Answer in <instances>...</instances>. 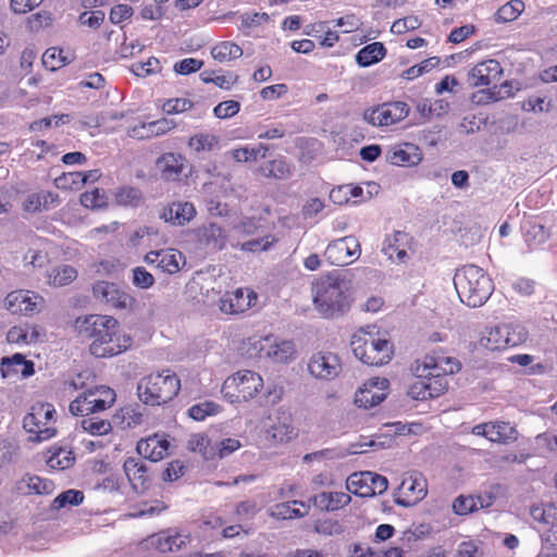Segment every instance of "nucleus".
<instances>
[{
  "mask_svg": "<svg viewBox=\"0 0 557 557\" xmlns=\"http://www.w3.org/2000/svg\"><path fill=\"white\" fill-rule=\"evenodd\" d=\"M143 417L144 414L139 410V406H126L116 410L111 420L113 426L126 430L140 425L143 423Z\"/></svg>",
  "mask_w": 557,
  "mask_h": 557,
  "instance_id": "obj_27",
  "label": "nucleus"
},
{
  "mask_svg": "<svg viewBox=\"0 0 557 557\" xmlns=\"http://www.w3.org/2000/svg\"><path fill=\"white\" fill-rule=\"evenodd\" d=\"M133 284L141 289L150 288L154 284L153 275L148 272L144 267H136L132 270Z\"/></svg>",
  "mask_w": 557,
  "mask_h": 557,
  "instance_id": "obj_53",
  "label": "nucleus"
},
{
  "mask_svg": "<svg viewBox=\"0 0 557 557\" xmlns=\"http://www.w3.org/2000/svg\"><path fill=\"white\" fill-rule=\"evenodd\" d=\"M70 61L63 55V50L57 47L48 48L42 54V64L52 72L69 64Z\"/></svg>",
  "mask_w": 557,
  "mask_h": 557,
  "instance_id": "obj_40",
  "label": "nucleus"
},
{
  "mask_svg": "<svg viewBox=\"0 0 557 557\" xmlns=\"http://www.w3.org/2000/svg\"><path fill=\"white\" fill-rule=\"evenodd\" d=\"M480 503V507H490L493 504L492 497L488 496V500L485 502L482 496L476 499L472 496H458L453 503V510L456 515L463 516L478 509L476 503Z\"/></svg>",
  "mask_w": 557,
  "mask_h": 557,
  "instance_id": "obj_32",
  "label": "nucleus"
},
{
  "mask_svg": "<svg viewBox=\"0 0 557 557\" xmlns=\"http://www.w3.org/2000/svg\"><path fill=\"white\" fill-rule=\"evenodd\" d=\"M418 375L420 377H424L428 389L426 394L430 398H436L443 395L448 388L446 375L438 370L433 371L423 369Z\"/></svg>",
  "mask_w": 557,
  "mask_h": 557,
  "instance_id": "obj_29",
  "label": "nucleus"
},
{
  "mask_svg": "<svg viewBox=\"0 0 557 557\" xmlns=\"http://www.w3.org/2000/svg\"><path fill=\"white\" fill-rule=\"evenodd\" d=\"M389 382L386 379H374L369 382L356 396V403L359 407L372 408L380 405L385 398L384 391L388 387Z\"/></svg>",
  "mask_w": 557,
  "mask_h": 557,
  "instance_id": "obj_15",
  "label": "nucleus"
},
{
  "mask_svg": "<svg viewBox=\"0 0 557 557\" xmlns=\"http://www.w3.org/2000/svg\"><path fill=\"white\" fill-rule=\"evenodd\" d=\"M293 504L300 505L306 507L307 510L310 508V504H312L315 508L324 511H331L330 508V492H322L320 494L313 495L308 499V504L302 500H294Z\"/></svg>",
  "mask_w": 557,
  "mask_h": 557,
  "instance_id": "obj_55",
  "label": "nucleus"
},
{
  "mask_svg": "<svg viewBox=\"0 0 557 557\" xmlns=\"http://www.w3.org/2000/svg\"><path fill=\"white\" fill-rule=\"evenodd\" d=\"M75 461L74 454L63 447H55L51 450V456L47 460V465L51 469L64 470L73 466Z\"/></svg>",
  "mask_w": 557,
  "mask_h": 557,
  "instance_id": "obj_36",
  "label": "nucleus"
},
{
  "mask_svg": "<svg viewBox=\"0 0 557 557\" xmlns=\"http://www.w3.org/2000/svg\"><path fill=\"white\" fill-rule=\"evenodd\" d=\"M81 424L84 431L94 436L107 435L113 428L112 420L99 419L97 417L85 418Z\"/></svg>",
  "mask_w": 557,
  "mask_h": 557,
  "instance_id": "obj_38",
  "label": "nucleus"
},
{
  "mask_svg": "<svg viewBox=\"0 0 557 557\" xmlns=\"http://www.w3.org/2000/svg\"><path fill=\"white\" fill-rule=\"evenodd\" d=\"M176 126L173 120L160 119L150 123H143L132 129V136L138 139L160 136Z\"/></svg>",
  "mask_w": 557,
  "mask_h": 557,
  "instance_id": "obj_24",
  "label": "nucleus"
},
{
  "mask_svg": "<svg viewBox=\"0 0 557 557\" xmlns=\"http://www.w3.org/2000/svg\"><path fill=\"white\" fill-rule=\"evenodd\" d=\"M531 517L545 525H550L552 521L557 517V508L554 505L534 506L531 509Z\"/></svg>",
  "mask_w": 557,
  "mask_h": 557,
  "instance_id": "obj_51",
  "label": "nucleus"
},
{
  "mask_svg": "<svg viewBox=\"0 0 557 557\" xmlns=\"http://www.w3.org/2000/svg\"><path fill=\"white\" fill-rule=\"evenodd\" d=\"M387 487V479L371 471L352 473L347 479V490L363 498L381 495Z\"/></svg>",
  "mask_w": 557,
  "mask_h": 557,
  "instance_id": "obj_8",
  "label": "nucleus"
},
{
  "mask_svg": "<svg viewBox=\"0 0 557 557\" xmlns=\"http://www.w3.org/2000/svg\"><path fill=\"white\" fill-rule=\"evenodd\" d=\"M196 216V208L189 201H174L163 209L160 218L173 225L183 226Z\"/></svg>",
  "mask_w": 557,
  "mask_h": 557,
  "instance_id": "obj_16",
  "label": "nucleus"
},
{
  "mask_svg": "<svg viewBox=\"0 0 557 557\" xmlns=\"http://www.w3.org/2000/svg\"><path fill=\"white\" fill-rule=\"evenodd\" d=\"M184 255L176 249H161L159 269L168 274H175L181 270V262L185 264Z\"/></svg>",
  "mask_w": 557,
  "mask_h": 557,
  "instance_id": "obj_33",
  "label": "nucleus"
},
{
  "mask_svg": "<svg viewBox=\"0 0 557 557\" xmlns=\"http://www.w3.org/2000/svg\"><path fill=\"white\" fill-rule=\"evenodd\" d=\"M88 403H90V400H88L86 392H84L71 401L70 412L73 416H88L90 410Z\"/></svg>",
  "mask_w": 557,
  "mask_h": 557,
  "instance_id": "obj_64",
  "label": "nucleus"
},
{
  "mask_svg": "<svg viewBox=\"0 0 557 557\" xmlns=\"http://www.w3.org/2000/svg\"><path fill=\"white\" fill-rule=\"evenodd\" d=\"M42 300L38 295L33 294L29 296V292L25 290H13L4 298V307L12 314H32L37 310L38 301Z\"/></svg>",
  "mask_w": 557,
  "mask_h": 557,
  "instance_id": "obj_13",
  "label": "nucleus"
},
{
  "mask_svg": "<svg viewBox=\"0 0 557 557\" xmlns=\"http://www.w3.org/2000/svg\"><path fill=\"white\" fill-rule=\"evenodd\" d=\"M399 490L406 494L413 496V499L396 498L395 503L401 507H410L426 495L425 480L418 474H411L403 479Z\"/></svg>",
  "mask_w": 557,
  "mask_h": 557,
  "instance_id": "obj_17",
  "label": "nucleus"
},
{
  "mask_svg": "<svg viewBox=\"0 0 557 557\" xmlns=\"http://www.w3.org/2000/svg\"><path fill=\"white\" fill-rule=\"evenodd\" d=\"M84 500V493L78 490H67L60 493L52 503L54 509L64 508L66 505L78 506Z\"/></svg>",
  "mask_w": 557,
  "mask_h": 557,
  "instance_id": "obj_46",
  "label": "nucleus"
},
{
  "mask_svg": "<svg viewBox=\"0 0 557 557\" xmlns=\"http://www.w3.org/2000/svg\"><path fill=\"white\" fill-rule=\"evenodd\" d=\"M181 389V381L177 375L166 369L151 373L137 384V394L145 405L160 406L171 401Z\"/></svg>",
  "mask_w": 557,
  "mask_h": 557,
  "instance_id": "obj_4",
  "label": "nucleus"
},
{
  "mask_svg": "<svg viewBox=\"0 0 557 557\" xmlns=\"http://www.w3.org/2000/svg\"><path fill=\"white\" fill-rule=\"evenodd\" d=\"M198 243L211 251H219L226 244V235L224 230L215 224L209 223L197 230Z\"/></svg>",
  "mask_w": 557,
  "mask_h": 557,
  "instance_id": "obj_20",
  "label": "nucleus"
},
{
  "mask_svg": "<svg viewBox=\"0 0 557 557\" xmlns=\"http://www.w3.org/2000/svg\"><path fill=\"white\" fill-rule=\"evenodd\" d=\"M191 108H193V102L188 99H183V98L169 99L162 106V110L166 114H175V113L184 112Z\"/></svg>",
  "mask_w": 557,
  "mask_h": 557,
  "instance_id": "obj_58",
  "label": "nucleus"
},
{
  "mask_svg": "<svg viewBox=\"0 0 557 557\" xmlns=\"http://www.w3.org/2000/svg\"><path fill=\"white\" fill-rule=\"evenodd\" d=\"M220 410V405L214 401L206 400L189 407L188 416L196 421H203L207 417L218 414Z\"/></svg>",
  "mask_w": 557,
  "mask_h": 557,
  "instance_id": "obj_39",
  "label": "nucleus"
},
{
  "mask_svg": "<svg viewBox=\"0 0 557 557\" xmlns=\"http://www.w3.org/2000/svg\"><path fill=\"white\" fill-rule=\"evenodd\" d=\"M518 436L517 430L508 422H490L488 440L495 443H508L516 441Z\"/></svg>",
  "mask_w": 557,
  "mask_h": 557,
  "instance_id": "obj_34",
  "label": "nucleus"
},
{
  "mask_svg": "<svg viewBox=\"0 0 557 557\" xmlns=\"http://www.w3.org/2000/svg\"><path fill=\"white\" fill-rule=\"evenodd\" d=\"M244 294L242 290H236L233 294V297H230L227 299H221L220 309L224 313L233 314V313H239L243 312L246 307L250 306V301L247 304H244Z\"/></svg>",
  "mask_w": 557,
  "mask_h": 557,
  "instance_id": "obj_44",
  "label": "nucleus"
},
{
  "mask_svg": "<svg viewBox=\"0 0 557 557\" xmlns=\"http://www.w3.org/2000/svg\"><path fill=\"white\" fill-rule=\"evenodd\" d=\"M295 352V346L290 341L274 342L268 350L269 357L280 362L287 361Z\"/></svg>",
  "mask_w": 557,
  "mask_h": 557,
  "instance_id": "obj_41",
  "label": "nucleus"
},
{
  "mask_svg": "<svg viewBox=\"0 0 557 557\" xmlns=\"http://www.w3.org/2000/svg\"><path fill=\"white\" fill-rule=\"evenodd\" d=\"M386 160L394 165H416L422 160V154L416 145L406 144L404 148L389 151Z\"/></svg>",
  "mask_w": 557,
  "mask_h": 557,
  "instance_id": "obj_25",
  "label": "nucleus"
},
{
  "mask_svg": "<svg viewBox=\"0 0 557 557\" xmlns=\"http://www.w3.org/2000/svg\"><path fill=\"white\" fill-rule=\"evenodd\" d=\"M314 530L317 533L323 535H335L344 532L343 525L337 520L331 519L317 522Z\"/></svg>",
  "mask_w": 557,
  "mask_h": 557,
  "instance_id": "obj_60",
  "label": "nucleus"
},
{
  "mask_svg": "<svg viewBox=\"0 0 557 557\" xmlns=\"http://www.w3.org/2000/svg\"><path fill=\"white\" fill-rule=\"evenodd\" d=\"M511 90L510 85L506 82L500 85L497 90V86L495 85L493 88H486L482 90H478L472 94L471 101L475 104L482 106L487 104L490 102L498 101L505 97H510Z\"/></svg>",
  "mask_w": 557,
  "mask_h": 557,
  "instance_id": "obj_30",
  "label": "nucleus"
},
{
  "mask_svg": "<svg viewBox=\"0 0 557 557\" xmlns=\"http://www.w3.org/2000/svg\"><path fill=\"white\" fill-rule=\"evenodd\" d=\"M524 9L521 0H511L502 5L495 13L496 23H507L516 20Z\"/></svg>",
  "mask_w": 557,
  "mask_h": 557,
  "instance_id": "obj_37",
  "label": "nucleus"
},
{
  "mask_svg": "<svg viewBox=\"0 0 557 557\" xmlns=\"http://www.w3.org/2000/svg\"><path fill=\"white\" fill-rule=\"evenodd\" d=\"M17 457V448L9 441L0 442V467L14 462Z\"/></svg>",
  "mask_w": 557,
  "mask_h": 557,
  "instance_id": "obj_62",
  "label": "nucleus"
},
{
  "mask_svg": "<svg viewBox=\"0 0 557 557\" xmlns=\"http://www.w3.org/2000/svg\"><path fill=\"white\" fill-rule=\"evenodd\" d=\"M203 66V61L195 58H186L174 64L175 73L188 75L198 72Z\"/></svg>",
  "mask_w": 557,
  "mask_h": 557,
  "instance_id": "obj_57",
  "label": "nucleus"
},
{
  "mask_svg": "<svg viewBox=\"0 0 557 557\" xmlns=\"http://www.w3.org/2000/svg\"><path fill=\"white\" fill-rule=\"evenodd\" d=\"M240 20H242V25H240L242 28H256L263 23H268L270 21V16L265 12H262V13L255 12L252 14L244 13L240 16Z\"/></svg>",
  "mask_w": 557,
  "mask_h": 557,
  "instance_id": "obj_61",
  "label": "nucleus"
},
{
  "mask_svg": "<svg viewBox=\"0 0 557 557\" xmlns=\"http://www.w3.org/2000/svg\"><path fill=\"white\" fill-rule=\"evenodd\" d=\"M408 235L405 232L395 231L392 236L385 238L382 252L393 261L404 262L408 258V253L404 248V243Z\"/></svg>",
  "mask_w": 557,
  "mask_h": 557,
  "instance_id": "obj_23",
  "label": "nucleus"
},
{
  "mask_svg": "<svg viewBox=\"0 0 557 557\" xmlns=\"http://www.w3.org/2000/svg\"><path fill=\"white\" fill-rule=\"evenodd\" d=\"M187 537L172 530L152 534L146 540L147 546L154 547L160 553L177 552L185 545Z\"/></svg>",
  "mask_w": 557,
  "mask_h": 557,
  "instance_id": "obj_19",
  "label": "nucleus"
},
{
  "mask_svg": "<svg viewBox=\"0 0 557 557\" xmlns=\"http://www.w3.org/2000/svg\"><path fill=\"white\" fill-rule=\"evenodd\" d=\"M123 470L132 484V487L137 493H143L147 490V483L150 481L148 468L145 462L138 458L129 457L124 461Z\"/></svg>",
  "mask_w": 557,
  "mask_h": 557,
  "instance_id": "obj_18",
  "label": "nucleus"
},
{
  "mask_svg": "<svg viewBox=\"0 0 557 557\" xmlns=\"http://www.w3.org/2000/svg\"><path fill=\"white\" fill-rule=\"evenodd\" d=\"M88 400V406L90 408L89 414L97 413L100 411L106 410L107 408H110L116 398L114 391H104L103 398H96V394L92 393H86Z\"/></svg>",
  "mask_w": 557,
  "mask_h": 557,
  "instance_id": "obj_42",
  "label": "nucleus"
},
{
  "mask_svg": "<svg viewBox=\"0 0 557 557\" xmlns=\"http://www.w3.org/2000/svg\"><path fill=\"white\" fill-rule=\"evenodd\" d=\"M92 294L96 299L117 309H132L136 302L132 295L120 289L116 284L106 281L96 282L92 285Z\"/></svg>",
  "mask_w": 557,
  "mask_h": 557,
  "instance_id": "obj_10",
  "label": "nucleus"
},
{
  "mask_svg": "<svg viewBox=\"0 0 557 557\" xmlns=\"http://www.w3.org/2000/svg\"><path fill=\"white\" fill-rule=\"evenodd\" d=\"M507 329L506 335L507 346L515 347L525 342L528 333L521 325L503 324Z\"/></svg>",
  "mask_w": 557,
  "mask_h": 557,
  "instance_id": "obj_54",
  "label": "nucleus"
},
{
  "mask_svg": "<svg viewBox=\"0 0 557 557\" xmlns=\"http://www.w3.org/2000/svg\"><path fill=\"white\" fill-rule=\"evenodd\" d=\"M81 203L90 209L103 208L107 206L106 193L99 188H95L92 191H86L81 196Z\"/></svg>",
  "mask_w": 557,
  "mask_h": 557,
  "instance_id": "obj_49",
  "label": "nucleus"
},
{
  "mask_svg": "<svg viewBox=\"0 0 557 557\" xmlns=\"http://www.w3.org/2000/svg\"><path fill=\"white\" fill-rule=\"evenodd\" d=\"M240 103L235 100L222 101L214 107L213 113L218 119H228L239 112Z\"/></svg>",
  "mask_w": 557,
  "mask_h": 557,
  "instance_id": "obj_56",
  "label": "nucleus"
},
{
  "mask_svg": "<svg viewBox=\"0 0 557 557\" xmlns=\"http://www.w3.org/2000/svg\"><path fill=\"white\" fill-rule=\"evenodd\" d=\"M104 12L101 10L92 11V12H83L81 13L78 21L83 25H87L91 28H98L104 21Z\"/></svg>",
  "mask_w": 557,
  "mask_h": 557,
  "instance_id": "obj_63",
  "label": "nucleus"
},
{
  "mask_svg": "<svg viewBox=\"0 0 557 557\" xmlns=\"http://www.w3.org/2000/svg\"><path fill=\"white\" fill-rule=\"evenodd\" d=\"M410 107L404 101H391L367 109L363 120L372 126L385 127L408 116Z\"/></svg>",
  "mask_w": 557,
  "mask_h": 557,
  "instance_id": "obj_7",
  "label": "nucleus"
},
{
  "mask_svg": "<svg viewBox=\"0 0 557 557\" xmlns=\"http://www.w3.org/2000/svg\"><path fill=\"white\" fill-rule=\"evenodd\" d=\"M75 329L82 338L91 339L89 351L96 358H110L132 346V337L120 333L117 320L110 315L77 318Z\"/></svg>",
  "mask_w": 557,
  "mask_h": 557,
  "instance_id": "obj_1",
  "label": "nucleus"
},
{
  "mask_svg": "<svg viewBox=\"0 0 557 557\" xmlns=\"http://www.w3.org/2000/svg\"><path fill=\"white\" fill-rule=\"evenodd\" d=\"M131 71L134 75L138 77H146L148 75L159 73L161 71V64L157 58L150 57L145 62L133 63L131 66Z\"/></svg>",
  "mask_w": 557,
  "mask_h": 557,
  "instance_id": "obj_48",
  "label": "nucleus"
},
{
  "mask_svg": "<svg viewBox=\"0 0 557 557\" xmlns=\"http://www.w3.org/2000/svg\"><path fill=\"white\" fill-rule=\"evenodd\" d=\"M185 161V157L181 153L166 152L157 159L156 168L162 180L177 182L181 180Z\"/></svg>",
  "mask_w": 557,
  "mask_h": 557,
  "instance_id": "obj_14",
  "label": "nucleus"
},
{
  "mask_svg": "<svg viewBox=\"0 0 557 557\" xmlns=\"http://www.w3.org/2000/svg\"><path fill=\"white\" fill-rule=\"evenodd\" d=\"M386 52L385 46L380 41L368 44L357 52L355 57L356 63L360 67L371 66L383 60Z\"/></svg>",
  "mask_w": 557,
  "mask_h": 557,
  "instance_id": "obj_26",
  "label": "nucleus"
},
{
  "mask_svg": "<svg viewBox=\"0 0 557 557\" xmlns=\"http://www.w3.org/2000/svg\"><path fill=\"white\" fill-rule=\"evenodd\" d=\"M308 370L317 379L333 380L341 371V362L332 352H318L310 358Z\"/></svg>",
  "mask_w": 557,
  "mask_h": 557,
  "instance_id": "obj_12",
  "label": "nucleus"
},
{
  "mask_svg": "<svg viewBox=\"0 0 557 557\" xmlns=\"http://www.w3.org/2000/svg\"><path fill=\"white\" fill-rule=\"evenodd\" d=\"M307 513H304L299 509L292 508L289 503H281L274 506L272 516L277 519H292L301 518Z\"/></svg>",
  "mask_w": 557,
  "mask_h": 557,
  "instance_id": "obj_59",
  "label": "nucleus"
},
{
  "mask_svg": "<svg viewBox=\"0 0 557 557\" xmlns=\"http://www.w3.org/2000/svg\"><path fill=\"white\" fill-rule=\"evenodd\" d=\"M215 145H218V138L209 134H197L191 136L188 141V146L197 152L210 151Z\"/></svg>",
  "mask_w": 557,
  "mask_h": 557,
  "instance_id": "obj_50",
  "label": "nucleus"
},
{
  "mask_svg": "<svg viewBox=\"0 0 557 557\" xmlns=\"http://www.w3.org/2000/svg\"><path fill=\"white\" fill-rule=\"evenodd\" d=\"M54 490V484L51 480L41 479L37 475L26 474L16 482V491L21 494H51Z\"/></svg>",
  "mask_w": 557,
  "mask_h": 557,
  "instance_id": "obj_22",
  "label": "nucleus"
},
{
  "mask_svg": "<svg viewBox=\"0 0 557 557\" xmlns=\"http://www.w3.org/2000/svg\"><path fill=\"white\" fill-rule=\"evenodd\" d=\"M503 69L497 60L488 59L474 65L468 73L467 84L470 87L488 86L499 81Z\"/></svg>",
  "mask_w": 557,
  "mask_h": 557,
  "instance_id": "obj_11",
  "label": "nucleus"
},
{
  "mask_svg": "<svg viewBox=\"0 0 557 557\" xmlns=\"http://www.w3.org/2000/svg\"><path fill=\"white\" fill-rule=\"evenodd\" d=\"M263 386L262 377L250 370H243L228 376L222 385L224 398L232 404L251 399Z\"/></svg>",
  "mask_w": 557,
  "mask_h": 557,
  "instance_id": "obj_6",
  "label": "nucleus"
},
{
  "mask_svg": "<svg viewBox=\"0 0 557 557\" xmlns=\"http://www.w3.org/2000/svg\"><path fill=\"white\" fill-rule=\"evenodd\" d=\"M506 335L507 329L502 325L486 329L480 338V346L491 351L502 350L508 348Z\"/></svg>",
  "mask_w": 557,
  "mask_h": 557,
  "instance_id": "obj_28",
  "label": "nucleus"
},
{
  "mask_svg": "<svg viewBox=\"0 0 557 557\" xmlns=\"http://www.w3.org/2000/svg\"><path fill=\"white\" fill-rule=\"evenodd\" d=\"M114 196L117 205L137 206L141 199V191L137 187L122 186Z\"/></svg>",
  "mask_w": 557,
  "mask_h": 557,
  "instance_id": "obj_45",
  "label": "nucleus"
},
{
  "mask_svg": "<svg viewBox=\"0 0 557 557\" xmlns=\"http://www.w3.org/2000/svg\"><path fill=\"white\" fill-rule=\"evenodd\" d=\"M313 302L324 318L344 315L352 302L349 282L338 274L321 278L313 286Z\"/></svg>",
  "mask_w": 557,
  "mask_h": 557,
  "instance_id": "obj_2",
  "label": "nucleus"
},
{
  "mask_svg": "<svg viewBox=\"0 0 557 557\" xmlns=\"http://www.w3.org/2000/svg\"><path fill=\"white\" fill-rule=\"evenodd\" d=\"M360 244L354 236H345L330 243L325 249V257L331 264L347 265L359 258Z\"/></svg>",
  "mask_w": 557,
  "mask_h": 557,
  "instance_id": "obj_9",
  "label": "nucleus"
},
{
  "mask_svg": "<svg viewBox=\"0 0 557 557\" xmlns=\"http://www.w3.org/2000/svg\"><path fill=\"white\" fill-rule=\"evenodd\" d=\"M77 276V271L71 265H62L53 269L50 275L51 283L54 286H65L72 283Z\"/></svg>",
  "mask_w": 557,
  "mask_h": 557,
  "instance_id": "obj_47",
  "label": "nucleus"
},
{
  "mask_svg": "<svg viewBox=\"0 0 557 557\" xmlns=\"http://www.w3.org/2000/svg\"><path fill=\"white\" fill-rule=\"evenodd\" d=\"M461 368V363L451 357L444 356H425L424 358V370H438L445 375L454 374L458 372Z\"/></svg>",
  "mask_w": 557,
  "mask_h": 557,
  "instance_id": "obj_31",
  "label": "nucleus"
},
{
  "mask_svg": "<svg viewBox=\"0 0 557 557\" xmlns=\"http://www.w3.org/2000/svg\"><path fill=\"white\" fill-rule=\"evenodd\" d=\"M211 55L219 62H225L240 58L243 49L235 42L222 41L212 48Z\"/></svg>",
  "mask_w": 557,
  "mask_h": 557,
  "instance_id": "obj_35",
  "label": "nucleus"
},
{
  "mask_svg": "<svg viewBox=\"0 0 557 557\" xmlns=\"http://www.w3.org/2000/svg\"><path fill=\"white\" fill-rule=\"evenodd\" d=\"M272 168V178L282 181L287 180L293 175L292 165L287 162L285 157H280L270 161Z\"/></svg>",
  "mask_w": 557,
  "mask_h": 557,
  "instance_id": "obj_52",
  "label": "nucleus"
},
{
  "mask_svg": "<svg viewBox=\"0 0 557 557\" xmlns=\"http://www.w3.org/2000/svg\"><path fill=\"white\" fill-rule=\"evenodd\" d=\"M350 347L356 358L368 366H383L391 361L394 354L393 344L386 338H374L371 333L352 335Z\"/></svg>",
  "mask_w": 557,
  "mask_h": 557,
  "instance_id": "obj_5",
  "label": "nucleus"
},
{
  "mask_svg": "<svg viewBox=\"0 0 557 557\" xmlns=\"http://www.w3.org/2000/svg\"><path fill=\"white\" fill-rule=\"evenodd\" d=\"M441 62V59L438 57H431L429 59L423 60L421 63L416 64L406 71L403 72L401 77L406 79H414L419 76H421L424 73L430 72L435 66H437Z\"/></svg>",
  "mask_w": 557,
  "mask_h": 557,
  "instance_id": "obj_43",
  "label": "nucleus"
},
{
  "mask_svg": "<svg viewBox=\"0 0 557 557\" xmlns=\"http://www.w3.org/2000/svg\"><path fill=\"white\" fill-rule=\"evenodd\" d=\"M454 285L461 302L471 308L483 306L494 292V282L480 267L467 264L454 275Z\"/></svg>",
  "mask_w": 557,
  "mask_h": 557,
  "instance_id": "obj_3",
  "label": "nucleus"
},
{
  "mask_svg": "<svg viewBox=\"0 0 557 557\" xmlns=\"http://www.w3.org/2000/svg\"><path fill=\"white\" fill-rule=\"evenodd\" d=\"M59 202L58 194L51 191L32 193L23 201V210L28 213L48 211Z\"/></svg>",
  "mask_w": 557,
  "mask_h": 557,
  "instance_id": "obj_21",
  "label": "nucleus"
}]
</instances>
